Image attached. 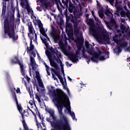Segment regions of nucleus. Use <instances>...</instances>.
Returning a JSON list of instances; mask_svg holds the SVG:
<instances>
[{
	"mask_svg": "<svg viewBox=\"0 0 130 130\" xmlns=\"http://www.w3.org/2000/svg\"><path fill=\"white\" fill-rule=\"evenodd\" d=\"M88 53L90 54V55H92L93 57H95V60L93 58H91V60L92 61H94V62H97V56L100 54V53L99 54H98L97 52H94L93 50H89L88 51Z\"/></svg>",
	"mask_w": 130,
	"mask_h": 130,
	"instance_id": "423d86ee",
	"label": "nucleus"
},
{
	"mask_svg": "<svg viewBox=\"0 0 130 130\" xmlns=\"http://www.w3.org/2000/svg\"><path fill=\"white\" fill-rule=\"evenodd\" d=\"M20 113H21L22 116H28V115H29L28 111H25V110L22 111V112H21Z\"/></svg>",
	"mask_w": 130,
	"mask_h": 130,
	"instance_id": "6ab92c4d",
	"label": "nucleus"
},
{
	"mask_svg": "<svg viewBox=\"0 0 130 130\" xmlns=\"http://www.w3.org/2000/svg\"><path fill=\"white\" fill-rule=\"evenodd\" d=\"M57 54H58L59 56H60V52L57 51Z\"/></svg>",
	"mask_w": 130,
	"mask_h": 130,
	"instance_id": "473e14b6",
	"label": "nucleus"
},
{
	"mask_svg": "<svg viewBox=\"0 0 130 130\" xmlns=\"http://www.w3.org/2000/svg\"><path fill=\"white\" fill-rule=\"evenodd\" d=\"M42 125L43 126H45V123L44 122H42Z\"/></svg>",
	"mask_w": 130,
	"mask_h": 130,
	"instance_id": "72a5a7b5",
	"label": "nucleus"
},
{
	"mask_svg": "<svg viewBox=\"0 0 130 130\" xmlns=\"http://www.w3.org/2000/svg\"><path fill=\"white\" fill-rule=\"evenodd\" d=\"M14 100L16 103L17 109L20 112H22L23 110L22 109V106H21V105L19 104L18 103V99H17V96L16 95H15Z\"/></svg>",
	"mask_w": 130,
	"mask_h": 130,
	"instance_id": "ddd939ff",
	"label": "nucleus"
},
{
	"mask_svg": "<svg viewBox=\"0 0 130 130\" xmlns=\"http://www.w3.org/2000/svg\"><path fill=\"white\" fill-rule=\"evenodd\" d=\"M27 108H28V109H29V110H30V111H31V112L33 113V114H34V113L32 112V110H31V109H30V108H29L28 106H27Z\"/></svg>",
	"mask_w": 130,
	"mask_h": 130,
	"instance_id": "2f4dec72",
	"label": "nucleus"
},
{
	"mask_svg": "<svg viewBox=\"0 0 130 130\" xmlns=\"http://www.w3.org/2000/svg\"><path fill=\"white\" fill-rule=\"evenodd\" d=\"M36 125L38 126V128H40V127H42V126H41V124H40V123H38V121H37V119H36Z\"/></svg>",
	"mask_w": 130,
	"mask_h": 130,
	"instance_id": "4be33fe9",
	"label": "nucleus"
},
{
	"mask_svg": "<svg viewBox=\"0 0 130 130\" xmlns=\"http://www.w3.org/2000/svg\"><path fill=\"white\" fill-rule=\"evenodd\" d=\"M44 64L46 68V72H47L48 76H50V72H49V71H50V70L49 69V66H48L45 62L44 63Z\"/></svg>",
	"mask_w": 130,
	"mask_h": 130,
	"instance_id": "f3484780",
	"label": "nucleus"
},
{
	"mask_svg": "<svg viewBox=\"0 0 130 130\" xmlns=\"http://www.w3.org/2000/svg\"><path fill=\"white\" fill-rule=\"evenodd\" d=\"M60 67H63V65H62V62H61L60 60Z\"/></svg>",
	"mask_w": 130,
	"mask_h": 130,
	"instance_id": "c756f323",
	"label": "nucleus"
},
{
	"mask_svg": "<svg viewBox=\"0 0 130 130\" xmlns=\"http://www.w3.org/2000/svg\"><path fill=\"white\" fill-rule=\"evenodd\" d=\"M47 120L48 121H49V118H47Z\"/></svg>",
	"mask_w": 130,
	"mask_h": 130,
	"instance_id": "a19ab883",
	"label": "nucleus"
},
{
	"mask_svg": "<svg viewBox=\"0 0 130 130\" xmlns=\"http://www.w3.org/2000/svg\"><path fill=\"white\" fill-rule=\"evenodd\" d=\"M14 90H16V88H14Z\"/></svg>",
	"mask_w": 130,
	"mask_h": 130,
	"instance_id": "09e8293b",
	"label": "nucleus"
},
{
	"mask_svg": "<svg viewBox=\"0 0 130 130\" xmlns=\"http://www.w3.org/2000/svg\"><path fill=\"white\" fill-rule=\"evenodd\" d=\"M40 118L41 119V117L40 116Z\"/></svg>",
	"mask_w": 130,
	"mask_h": 130,
	"instance_id": "a18cd8bd",
	"label": "nucleus"
},
{
	"mask_svg": "<svg viewBox=\"0 0 130 130\" xmlns=\"http://www.w3.org/2000/svg\"><path fill=\"white\" fill-rule=\"evenodd\" d=\"M66 108L68 110V112H69V113H70L71 116L72 117L73 119L74 120H75V119L77 120V119H76V116H75V113L72 112V111L71 110V106L67 107Z\"/></svg>",
	"mask_w": 130,
	"mask_h": 130,
	"instance_id": "1a4fd4ad",
	"label": "nucleus"
},
{
	"mask_svg": "<svg viewBox=\"0 0 130 130\" xmlns=\"http://www.w3.org/2000/svg\"><path fill=\"white\" fill-rule=\"evenodd\" d=\"M20 130H22V128H20Z\"/></svg>",
	"mask_w": 130,
	"mask_h": 130,
	"instance_id": "49530a36",
	"label": "nucleus"
},
{
	"mask_svg": "<svg viewBox=\"0 0 130 130\" xmlns=\"http://www.w3.org/2000/svg\"><path fill=\"white\" fill-rule=\"evenodd\" d=\"M16 92L17 93V94H21V90H20V88L17 87L16 90Z\"/></svg>",
	"mask_w": 130,
	"mask_h": 130,
	"instance_id": "393cba45",
	"label": "nucleus"
},
{
	"mask_svg": "<svg viewBox=\"0 0 130 130\" xmlns=\"http://www.w3.org/2000/svg\"><path fill=\"white\" fill-rule=\"evenodd\" d=\"M125 20V19L122 20V19H121V21H122V22H124V21Z\"/></svg>",
	"mask_w": 130,
	"mask_h": 130,
	"instance_id": "e433bc0d",
	"label": "nucleus"
},
{
	"mask_svg": "<svg viewBox=\"0 0 130 130\" xmlns=\"http://www.w3.org/2000/svg\"><path fill=\"white\" fill-rule=\"evenodd\" d=\"M37 90L40 93H42L43 92H44V91H45V89H44V86H43V84H39V86H37Z\"/></svg>",
	"mask_w": 130,
	"mask_h": 130,
	"instance_id": "f8f14e48",
	"label": "nucleus"
},
{
	"mask_svg": "<svg viewBox=\"0 0 130 130\" xmlns=\"http://www.w3.org/2000/svg\"><path fill=\"white\" fill-rule=\"evenodd\" d=\"M32 41H33V40H30L29 48L28 47H27V53H29V52L30 53L31 51H33V49H35V47H34V45H33V44H32Z\"/></svg>",
	"mask_w": 130,
	"mask_h": 130,
	"instance_id": "9d476101",
	"label": "nucleus"
},
{
	"mask_svg": "<svg viewBox=\"0 0 130 130\" xmlns=\"http://www.w3.org/2000/svg\"><path fill=\"white\" fill-rule=\"evenodd\" d=\"M68 48L69 49H71V47H70V46H68Z\"/></svg>",
	"mask_w": 130,
	"mask_h": 130,
	"instance_id": "79ce46f5",
	"label": "nucleus"
},
{
	"mask_svg": "<svg viewBox=\"0 0 130 130\" xmlns=\"http://www.w3.org/2000/svg\"><path fill=\"white\" fill-rule=\"evenodd\" d=\"M93 18H94V20L96 21V22H99V23L101 24V21H99V19H98V18L96 17L95 15H93Z\"/></svg>",
	"mask_w": 130,
	"mask_h": 130,
	"instance_id": "a878e982",
	"label": "nucleus"
},
{
	"mask_svg": "<svg viewBox=\"0 0 130 130\" xmlns=\"http://www.w3.org/2000/svg\"><path fill=\"white\" fill-rule=\"evenodd\" d=\"M38 130H39V129H38Z\"/></svg>",
	"mask_w": 130,
	"mask_h": 130,
	"instance_id": "8fccbe9b",
	"label": "nucleus"
},
{
	"mask_svg": "<svg viewBox=\"0 0 130 130\" xmlns=\"http://www.w3.org/2000/svg\"><path fill=\"white\" fill-rule=\"evenodd\" d=\"M18 16H20V14L18 13Z\"/></svg>",
	"mask_w": 130,
	"mask_h": 130,
	"instance_id": "c03bdc74",
	"label": "nucleus"
},
{
	"mask_svg": "<svg viewBox=\"0 0 130 130\" xmlns=\"http://www.w3.org/2000/svg\"><path fill=\"white\" fill-rule=\"evenodd\" d=\"M99 59H100V60H105V57H104V56H102L100 57Z\"/></svg>",
	"mask_w": 130,
	"mask_h": 130,
	"instance_id": "bb28decb",
	"label": "nucleus"
},
{
	"mask_svg": "<svg viewBox=\"0 0 130 130\" xmlns=\"http://www.w3.org/2000/svg\"><path fill=\"white\" fill-rule=\"evenodd\" d=\"M92 15L93 17H94V16H95V15H94V12H92Z\"/></svg>",
	"mask_w": 130,
	"mask_h": 130,
	"instance_id": "58836bf2",
	"label": "nucleus"
},
{
	"mask_svg": "<svg viewBox=\"0 0 130 130\" xmlns=\"http://www.w3.org/2000/svg\"><path fill=\"white\" fill-rule=\"evenodd\" d=\"M4 2H9L10 0H3Z\"/></svg>",
	"mask_w": 130,
	"mask_h": 130,
	"instance_id": "ea45409f",
	"label": "nucleus"
},
{
	"mask_svg": "<svg viewBox=\"0 0 130 130\" xmlns=\"http://www.w3.org/2000/svg\"><path fill=\"white\" fill-rule=\"evenodd\" d=\"M120 37H121V36L115 35V36L113 37V39L116 43L119 44L122 40H120Z\"/></svg>",
	"mask_w": 130,
	"mask_h": 130,
	"instance_id": "6e6552de",
	"label": "nucleus"
},
{
	"mask_svg": "<svg viewBox=\"0 0 130 130\" xmlns=\"http://www.w3.org/2000/svg\"><path fill=\"white\" fill-rule=\"evenodd\" d=\"M28 103L30 105L31 108H36V104H35L34 98H32L31 100H30Z\"/></svg>",
	"mask_w": 130,
	"mask_h": 130,
	"instance_id": "dca6fc26",
	"label": "nucleus"
},
{
	"mask_svg": "<svg viewBox=\"0 0 130 130\" xmlns=\"http://www.w3.org/2000/svg\"><path fill=\"white\" fill-rule=\"evenodd\" d=\"M56 92L53 93L52 102L58 109L60 120L56 121L55 126L56 128L71 130L68 118L62 113V109L67 107V105L69 104V98L60 88L56 89Z\"/></svg>",
	"mask_w": 130,
	"mask_h": 130,
	"instance_id": "f257e3e1",
	"label": "nucleus"
},
{
	"mask_svg": "<svg viewBox=\"0 0 130 130\" xmlns=\"http://www.w3.org/2000/svg\"><path fill=\"white\" fill-rule=\"evenodd\" d=\"M46 111L48 113H49L50 116L52 117L53 119H55L56 118V117H55V116H54V111H53L51 109H48Z\"/></svg>",
	"mask_w": 130,
	"mask_h": 130,
	"instance_id": "4468645a",
	"label": "nucleus"
},
{
	"mask_svg": "<svg viewBox=\"0 0 130 130\" xmlns=\"http://www.w3.org/2000/svg\"><path fill=\"white\" fill-rule=\"evenodd\" d=\"M28 14L30 15L31 18L32 19L33 23L36 26L38 25L39 28L40 29V31L42 34L41 35V39L45 44L46 47H48L49 44L47 43V41H49V38L47 37V35L45 33L44 28H43V24L41 23V21L40 20L37 19L36 16H34V13H33V10H30L28 11Z\"/></svg>",
	"mask_w": 130,
	"mask_h": 130,
	"instance_id": "f03ea898",
	"label": "nucleus"
},
{
	"mask_svg": "<svg viewBox=\"0 0 130 130\" xmlns=\"http://www.w3.org/2000/svg\"><path fill=\"white\" fill-rule=\"evenodd\" d=\"M37 10L38 11H40V7L39 6H38V7H37Z\"/></svg>",
	"mask_w": 130,
	"mask_h": 130,
	"instance_id": "7c9ffc66",
	"label": "nucleus"
},
{
	"mask_svg": "<svg viewBox=\"0 0 130 130\" xmlns=\"http://www.w3.org/2000/svg\"><path fill=\"white\" fill-rule=\"evenodd\" d=\"M28 27V37L30 40H33L34 42H35L37 44H38L37 43V34L35 32V29L33 27V25L31 21L28 22L27 24Z\"/></svg>",
	"mask_w": 130,
	"mask_h": 130,
	"instance_id": "7ed1b4c3",
	"label": "nucleus"
},
{
	"mask_svg": "<svg viewBox=\"0 0 130 130\" xmlns=\"http://www.w3.org/2000/svg\"><path fill=\"white\" fill-rule=\"evenodd\" d=\"M29 58L30 60V66L32 68V70L31 71H30V74H31L34 77H35V74H36L37 76H38V75H39V72L36 70H37L38 66H37V64H36L35 58L32 56V55H29Z\"/></svg>",
	"mask_w": 130,
	"mask_h": 130,
	"instance_id": "20e7f679",
	"label": "nucleus"
},
{
	"mask_svg": "<svg viewBox=\"0 0 130 130\" xmlns=\"http://www.w3.org/2000/svg\"><path fill=\"white\" fill-rule=\"evenodd\" d=\"M90 59H89L88 61H87V63H89L90 62Z\"/></svg>",
	"mask_w": 130,
	"mask_h": 130,
	"instance_id": "4c0bfd02",
	"label": "nucleus"
},
{
	"mask_svg": "<svg viewBox=\"0 0 130 130\" xmlns=\"http://www.w3.org/2000/svg\"><path fill=\"white\" fill-rule=\"evenodd\" d=\"M127 6H128L129 9H130V4H127Z\"/></svg>",
	"mask_w": 130,
	"mask_h": 130,
	"instance_id": "c9c22d12",
	"label": "nucleus"
},
{
	"mask_svg": "<svg viewBox=\"0 0 130 130\" xmlns=\"http://www.w3.org/2000/svg\"><path fill=\"white\" fill-rule=\"evenodd\" d=\"M50 63L51 67H53V68H56L57 67V64L53 60H50Z\"/></svg>",
	"mask_w": 130,
	"mask_h": 130,
	"instance_id": "a211bd4d",
	"label": "nucleus"
},
{
	"mask_svg": "<svg viewBox=\"0 0 130 130\" xmlns=\"http://www.w3.org/2000/svg\"><path fill=\"white\" fill-rule=\"evenodd\" d=\"M25 78H26L27 81L26 82L25 79L23 78L22 83H24L27 90H30V88H31V84H30L29 82H30V80H31V79L27 76L25 77Z\"/></svg>",
	"mask_w": 130,
	"mask_h": 130,
	"instance_id": "0eeeda50",
	"label": "nucleus"
},
{
	"mask_svg": "<svg viewBox=\"0 0 130 130\" xmlns=\"http://www.w3.org/2000/svg\"><path fill=\"white\" fill-rule=\"evenodd\" d=\"M68 79H69V81H72V79H71V78H70V77H68Z\"/></svg>",
	"mask_w": 130,
	"mask_h": 130,
	"instance_id": "f704fd0d",
	"label": "nucleus"
},
{
	"mask_svg": "<svg viewBox=\"0 0 130 130\" xmlns=\"http://www.w3.org/2000/svg\"><path fill=\"white\" fill-rule=\"evenodd\" d=\"M43 130H46V129H43Z\"/></svg>",
	"mask_w": 130,
	"mask_h": 130,
	"instance_id": "de8ad7c7",
	"label": "nucleus"
},
{
	"mask_svg": "<svg viewBox=\"0 0 130 130\" xmlns=\"http://www.w3.org/2000/svg\"><path fill=\"white\" fill-rule=\"evenodd\" d=\"M124 9L126 10V6L124 7Z\"/></svg>",
	"mask_w": 130,
	"mask_h": 130,
	"instance_id": "37998d69",
	"label": "nucleus"
},
{
	"mask_svg": "<svg viewBox=\"0 0 130 130\" xmlns=\"http://www.w3.org/2000/svg\"><path fill=\"white\" fill-rule=\"evenodd\" d=\"M4 28H5V33L6 34H7V33H8L9 36H10V38H14V32H13V35L12 36H11V34H10V28H9V26H8V25L5 24Z\"/></svg>",
	"mask_w": 130,
	"mask_h": 130,
	"instance_id": "9b49d317",
	"label": "nucleus"
},
{
	"mask_svg": "<svg viewBox=\"0 0 130 130\" xmlns=\"http://www.w3.org/2000/svg\"><path fill=\"white\" fill-rule=\"evenodd\" d=\"M10 19H12V20H14L15 19V15L13 14H11V16H10Z\"/></svg>",
	"mask_w": 130,
	"mask_h": 130,
	"instance_id": "cd10ccee",
	"label": "nucleus"
},
{
	"mask_svg": "<svg viewBox=\"0 0 130 130\" xmlns=\"http://www.w3.org/2000/svg\"><path fill=\"white\" fill-rule=\"evenodd\" d=\"M11 62L12 63H18L19 66H20L21 73L22 76H23V77H25V69H24V64L23 63V61H20V60H19L18 56H16L13 59H12Z\"/></svg>",
	"mask_w": 130,
	"mask_h": 130,
	"instance_id": "39448f33",
	"label": "nucleus"
},
{
	"mask_svg": "<svg viewBox=\"0 0 130 130\" xmlns=\"http://www.w3.org/2000/svg\"><path fill=\"white\" fill-rule=\"evenodd\" d=\"M58 79H59L60 81V83L62 84L63 88L64 89H66V90H67V92L68 93H70V90H69V88H68V87L66 86V82H63V81H62V80H61V76L57 75Z\"/></svg>",
	"mask_w": 130,
	"mask_h": 130,
	"instance_id": "2eb2a0df",
	"label": "nucleus"
},
{
	"mask_svg": "<svg viewBox=\"0 0 130 130\" xmlns=\"http://www.w3.org/2000/svg\"><path fill=\"white\" fill-rule=\"evenodd\" d=\"M35 97H36V99H37V100L39 102H41V100H40V98H39V96H38V95L36 94V95H35Z\"/></svg>",
	"mask_w": 130,
	"mask_h": 130,
	"instance_id": "b1692460",
	"label": "nucleus"
},
{
	"mask_svg": "<svg viewBox=\"0 0 130 130\" xmlns=\"http://www.w3.org/2000/svg\"><path fill=\"white\" fill-rule=\"evenodd\" d=\"M52 78L54 79V80H57V78H56V77H55V75L52 74Z\"/></svg>",
	"mask_w": 130,
	"mask_h": 130,
	"instance_id": "c85d7f7f",
	"label": "nucleus"
},
{
	"mask_svg": "<svg viewBox=\"0 0 130 130\" xmlns=\"http://www.w3.org/2000/svg\"><path fill=\"white\" fill-rule=\"evenodd\" d=\"M7 10V7L6 6H3L2 9V15H5L6 14V11Z\"/></svg>",
	"mask_w": 130,
	"mask_h": 130,
	"instance_id": "412c9836",
	"label": "nucleus"
},
{
	"mask_svg": "<svg viewBox=\"0 0 130 130\" xmlns=\"http://www.w3.org/2000/svg\"><path fill=\"white\" fill-rule=\"evenodd\" d=\"M35 50H36L35 49L34 51H32L31 53L29 54V55H31V56L32 55V56H33L32 57H34V58L36 57V52H35Z\"/></svg>",
	"mask_w": 130,
	"mask_h": 130,
	"instance_id": "aec40b11",
	"label": "nucleus"
},
{
	"mask_svg": "<svg viewBox=\"0 0 130 130\" xmlns=\"http://www.w3.org/2000/svg\"><path fill=\"white\" fill-rule=\"evenodd\" d=\"M35 52H36L37 53V55L38 56V58L39 60H41V57H40V55L39 54V53H38V52L37 51V50H35Z\"/></svg>",
	"mask_w": 130,
	"mask_h": 130,
	"instance_id": "5701e85b",
	"label": "nucleus"
}]
</instances>
